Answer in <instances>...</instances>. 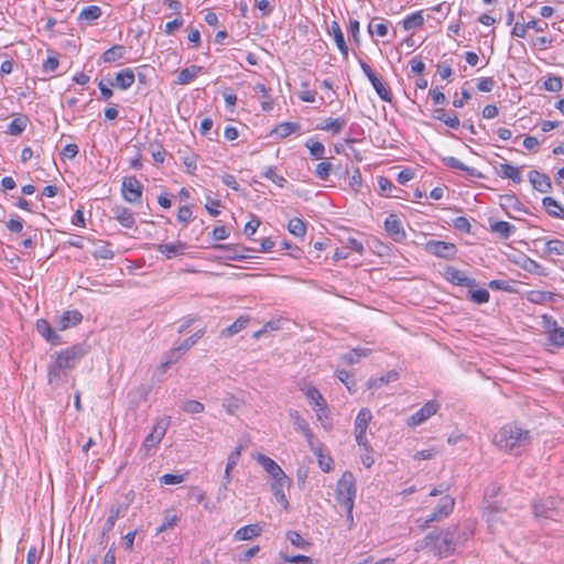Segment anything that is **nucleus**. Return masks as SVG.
Segmentation results:
<instances>
[{
    "label": "nucleus",
    "instance_id": "obj_24",
    "mask_svg": "<svg viewBox=\"0 0 564 564\" xmlns=\"http://www.w3.org/2000/svg\"><path fill=\"white\" fill-rule=\"evenodd\" d=\"M182 348H183V346H182V344H181L180 346H177V347H175V348H173V349H171V350H170V352H169V355H167V357H166V360H165V361H163V362L158 367V369H156V372H158L159 375H164V373L166 372L167 368H169L172 364L176 362L177 360H180V359L183 357V355L186 352V349H182Z\"/></svg>",
    "mask_w": 564,
    "mask_h": 564
},
{
    "label": "nucleus",
    "instance_id": "obj_5",
    "mask_svg": "<svg viewBox=\"0 0 564 564\" xmlns=\"http://www.w3.org/2000/svg\"><path fill=\"white\" fill-rule=\"evenodd\" d=\"M455 499L451 496L441 498L437 508L426 519H419L417 522L422 528L427 527L431 522L441 521L447 518L453 511Z\"/></svg>",
    "mask_w": 564,
    "mask_h": 564
},
{
    "label": "nucleus",
    "instance_id": "obj_29",
    "mask_svg": "<svg viewBox=\"0 0 564 564\" xmlns=\"http://www.w3.org/2000/svg\"><path fill=\"white\" fill-rule=\"evenodd\" d=\"M250 321L249 316H240L237 321H235L230 326L224 328L220 332L221 337H231L242 329H245Z\"/></svg>",
    "mask_w": 564,
    "mask_h": 564
},
{
    "label": "nucleus",
    "instance_id": "obj_21",
    "mask_svg": "<svg viewBox=\"0 0 564 564\" xmlns=\"http://www.w3.org/2000/svg\"><path fill=\"white\" fill-rule=\"evenodd\" d=\"M187 245L185 242L177 241L175 243H163L158 245L156 249L164 254L167 259L184 254Z\"/></svg>",
    "mask_w": 564,
    "mask_h": 564
},
{
    "label": "nucleus",
    "instance_id": "obj_36",
    "mask_svg": "<svg viewBox=\"0 0 564 564\" xmlns=\"http://www.w3.org/2000/svg\"><path fill=\"white\" fill-rule=\"evenodd\" d=\"M243 404V401L234 394H227L223 399V408L230 415H234Z\"/></svg>",
    "mask_w": 564,
    "mask_h": 564
},
{
    "label": "nucleus",
    "instance_id": "obj_54",
    "mask_svg": "<svg viewBox=\"0 0 564 564\" xmlns=\"http://www.w3.org/2000/svg\"><path fill=\"white\" fill-rule=\"evenodd\" d=\"M333 169V165L330 162H327V161H323L321 163L317 164L316 169H315V175L322 180V181H326L330 174V171Z\"/></svg>",
    "mask_w": 564,
    "mask_h": 564
},
{
    "label": "nucleus",
    "instance_id": "obj_40",
    "mask_svg": "<svg viewBox=\"0 0 564 564\" xmlns=\"http://www.w3.org/2000/svg\"><path fill=\"white\" fill-rule=\"evenodd\" d=\"M443 162H444V164L446 166L452 167V169H456V170L465 171V172H467L471 176H477L478 175L476 173L475 169L465 165L463 162H460L458 159H456L454 156L444 158Z\"/></svg>",
    "mask_w": 564,
    "mask_h": 564
},
{
    "label": "nucleus",
    "instance_id": "obj_13",
    "mask_svg": "<svg viewBox=\"0 0 564 564\" xmlns=\"http://www.w3.org/2000/svg\"><path fill=\"white\" fill-rule=\"evenodd\" d=\"M437 403L429 401L425 403L416 413L410 416L408 424L411 426H417L434 415L437 411Z\"/></svg>",
    "mask_w": 564,
    "mask_h": 564
},
{
    "label": "nucleus",
    "instance_id": "obj_25",
    "mask_svg": "<svg viewBox=\"0 0 564 564\" xmlns=\"http://www.w3.org/2000/svg\"><path fill=\"white\" fill-rule=\"evenodd\" d=\"M134 83V74L130 68H126L116 75L115 80H109L110 86H117L121 89L129 88Z\"/></svg>",
    "mask_w": 564,
    "mask_h": 564
},
{
    "label": "nucleus",
    "instance_id": "obj_15",
    "mask_svg": "<svg viewBox=\"0 0 564 564\" xmlns=\"http://www.w3.org/2000/svg\"><path fill=\"white\" fill-rule=\"evenodd\" d=\"M290 485H291V479L286 475L282 476L281 478L280 477L272 478L271 490H272L275 499L278 500V502H280L284 509H288L289 501L285 497L283 488L285 486L289 487Z\"/></svg>",
    "mask_w": 564,
    "mask_h": 564
},
{
    "label": "nucleus",
    "instance_id": "obj_20",
    "mask_svg": "<svg viewBox=\"0 0 564 564\" xmlns=\"http://www.w3.org/2000/svg\"><path fill=\"white\" fill-rule=\"evenodd\" d=\"M83 319V315L78 311H67L61 316L57 322V329L65 330L69 327L76 326Z\"/></svg>",
    "mask_w": 564,
    "mask_h": 564
},
{
    "label": "nucleus",
    "instance_id": "obj_27",
    "mask_svg": "<svg viewBox=\"0 0 564 564\" xmlns=\"http://www.w3.org/2000/svg\"><path fill=\"white\" fill-rule=\"evenodd\" d=\"M519 265L521 267V269H523L524 271H527L529 273H532L535 275H541V276L547 275L546 269L542 264H540L539 262H536L535 260H533L529 257H524L519 262Z\"/></svg>",
    "mask_w": 564,
    "mask_h": 564
},
{
    "label": "nucleus",
    "instance_id": "obj_38",
    "mask_svg": "<svg viewBox=\"0 0 564 564\" xmlns=\"http://www.w3.org/2000/svg\"><path fill=\"white\" fill-rule=\"evenodd\" d=\"M299 129H300V124L297 122H283V123L278 124L273 129V133H275L280 138H286L290 134L299 131Z\"/></svg>",
    "mask_w": 564,
    "mask_h": 564
},
{
    "label": "nucleus",
    "instance_id": "obj_1",
    "mask_svg": "<svg viewBox=\"0 0 564 564\" xmlns=\"http://www.w3.org/2000/svg\"><path fill=\"white\" fill-rule=\"evenodd\" d=\"M88 352L89 346L80 343L51 355V362L47 366V383L50 387L57 389L65 384L69 373Z\"/></svg>",
    "mask_w": 564,
    "mask_h": 564
},
{
    "label": "nucleus",
    "instance_id": "obj_37",
    "mask_svg": "<svg viewBox=\"0 0 564 564\" xmlns=\"http://www.w3.org/2000/svg\"><path fill=\"white\" fill-rule=\"evenodd\" d=\"M402 23L403 29L406 31L422 26L424 24V17L422 14V11H416L408 15Z\"/></svg>",
    "mask_w": 564,
    "mask_h": 564
},
{
    "label": "nucleus",
    "instance_id": "obj_22",
    "mask_svg": "<svg viewBox=\"0 0 564 564\" xmlns=\"http://www.w3.org/2000/svg\"><path fill=\"white\" fill-rule=\"evenodd\" d=\"M432 117L436 120L443 121L447 127L452 129H457L460 126L458 116L455 112L447 113L443 108L434 109Z\"/></svg>",
    "mask_w": 564,
    "mask_h": 564
},
{
    "label": "nucleus",
    "instance_id": "obj_30",
    "mask_svg": "<svg viewBox=\"0 0 564 564\" xmlns=\"http://www.w3.org/2000/svg\"><path fill=\"white\" fill-rule=\"evenodd\" d=\"M203 67L197 65H192L182 69L177 76V84L187 85L192 80L196 78V76L202 72Z\"/></svg>",
    "mask_w": 564,
    "mask_h": 564
},
{
    "label": "nucleus",
    "instance_id": "obj_3",
    "mask_svg": "<svg viewBox=\"0 0 564 564\" xmlns=\"http://www.w3.org/2000/svg\"><path fill=\"white\" fill-rule=\"evenodd\" d=\"M356 479L351 471L343 473L336 486V500L347 512V518L352 521V509L356 497Z\"/></svg>",
    "mask_w": 564,
    "mask_h": 564
},
{
    "label": "nucleus",
    "instance_id": "obj_59",
    "mask_svg": "<svg viewBox=\"0 0 564 564\" xmlns=\"http://www.w3.org/2000/svg\"><path fill=\"white\" fill-rule=\"evenodd\" d=\"M183 163L186 166V172L188 174H194L197 167V155L196 154H189L187 156L183 158Z\"/></svg>",
    "mask_w": 564,
    "mask_h": 564
},
{
    "label": "nucleus",
    "instance_id": "obj_26",
    "mask_svg": "<svg viewBox=\"0 0 564 564\" xmlns=\"http://www.w3.org/2000/svg\"><path fill=\"white\" fill-rule=\"evenodd\" d=\"M261 527L259 524H249L236 531L234 538L237 541H248L261 534Z\"/></svg>",
    "mask_w": 564,
    "mask_h": 564
},
{
    "label": "nucleus",
    "instance_id": "obj_64",
    "mask_svg": "<svg viewBox=\"0 0 564 564\" xmlns=\"http://www.w3.org/2000/svg\"><path fill=\"white\" fill-rule=\"evenodd\" d=\"M221 206V202L218 199H213L210 197L207 198V202L205 204L206 209L212 216L219 215L218 208Z\"/></svg>",
    "mask_w": 564,
    "mask_h": 564
},
{
    "label": "nucleus",
    "instance_id": "obj_4",
    "mask_svg": "<svg viewBox=\"0 0 564 564\" xmlns=\"http://www.w3.org/2000/svg\"><path fill=\"white\" fill-rule=\"evenodd\" d=\"M372 420V413L369 409L364 408L359 411L355 421V437L358 445L369 449V442L367 438V429Z\"/></svg>",
    "mask_w": 564,
    "mask_h": 564
},
{
    "label": "nucleus",
    "instance_id": "obj_55",
    "mask_svg": "<svg viewBox=\"0 0 564 564\" xmlns=\"http://www.w3.org/2000/svg\"><path fill=\"white\" fill-rule=\"evenodd\" d=\"M242 446H238L230 453L226 464L227 474L231 471V469L238 464L241 456Z\"/></svg>",
    "mask_w": 564,
    "mask_h": 564
},
{
    "label": "nucleus",
    "instance_id": "obj_7",
    "mask_svg": "<svg viewBox=\"0 0 564 564\" xmlns=\"http://www.w3.org/2000/svg\"><path fill=\"white\" fill-rule=\"evenodd\" d=\"M425 250L436 257L444 259H453L456 254V247L454 243L446 241L431 240L425 245Z\"/></svg>",
    "mask_w": 564,
    "mask_h": 564
},
{
    "label": "nucleus",
    "instance_id": "obj_23",
    "mask_svg": "<svg viewBox=\"0 0 564 564\" xmlns=\"http://www.w3.org/2000/svg\"><path fill=\"white\" fill-rule=\"evenodd\" d=\"M113 218L117 219L123 227L131 228L134 225L133 214L123 206H115L111 209Z\"/></svg>",
    "mask_w": 564,
    "mask_h": 564
},
{
    "label": "nucleus",
    "instance_id": "obj_28",
    "mask_svg": "<svg viewBox=\"0 0 564 564\" xmlns=\"http://www.w3.org/2000/svg\"><path fill=\"white\" fill-rule=\"evenodd\" d=\"M498 175L503 178H509L513 183L519 184L522 182L521 170L518 166H513L511 164H501L500 170L498 171Z\"/></svg>",
    "mask_w": 564,
    "mask_h": 564
},
{
    "label": "nucleus",
    "instance_id": "obj_57",
    "mask_svg": "<svg viewBox=\"0 0 564 564\" xmlns=\"http://www.w3.org/2000/svg\"><path fill=\"white\" fill-rule=\"evenodd\" d=\"M185 479L184 475H173V474H165L160 477V482L162 485H177L183 482Z\"/></svg>",
    "mask_w": 564,
    "mask_h": 564
},
{
    "label": "nucleus",
    "instance_id": "obj_56",
    "mask_svg": "<svg viewBox=\"0 0 564 564\" xmlns=\"http://www.w3.org/2000/svg\"><path fill=\"white\" fill-rule=\"evenodd\" d=\"M562 87H563L562 79H561V77H557V76L549 77L544 82V89H546L547 91L557 93L562 89Z\"/></svg>",
    "mask_w": 564,
    "mask_h": 564
},
{
    "label": "nucleus",
    "instance_id": "obj_44",
    "mask_svg": "<svg viewBox=\"0 0 564 564\" xmlns=\"http://www.w3.org/2000/svg\"><path fill=\"white\" fill-rule=\"evenodd\" d=\"M306 148L310 150L311 155L315 160H322L325 153V147L319 141L314 139H308L305 143Z\"/></svg>",
    "mask_w": 564,
    "mask_h": 564
},
{
    "label": "nucleus",
    "instance_id": "obj_9",
    "mask_svg": "<svg viewBox=\"0 0 564 564\" xmlns=\"http://www.w3.org/2000/svg\"><path fill=\"white\" fill-rule=\"evenodd\" d=\"M445 279L452 284L466 286L468 289H474L476 286V281L474 279L468 278L463 271L454 268L446 267L444 270Z\"/></svg>",
    "mask_w": 564,
    "mask_h": 564
},
{
    "label": "nucleus",
    "instance_id": "obj_17",
    "mask_svg": "<svg viewBox=\"0 0 564 564\" xmlns=\"http://www.w3.org/2000/svg\"><path fill=\"white\" fill-rule=\"evenodd\" d=\"M257 463L271 476V478L282 477L286 475L283 469L269 456L264 454L256 455Z\"/></svg>",
    "mask_w": 564,
    "mask_h": 564
},
{
    "label": "nucleus",
    "instance_id": "obj_42",
    "mask_svg": "<svg viewBox=\"0 0 564 564\" xmlns=\"http://www.w3.org/2000/svg\"><path fill=\"white\" fill-rule=\"evenodd\" d=\"M26 123H28L26 117L15 118L9 123L7 133H9L11 135H20L26 128Z\"/></svg>",
    "mask_w": 564,
    "mask_h": 564
},
{
    "label": "nucleus",
    "instance_id": "obj_53",
    "mask_svg": "<svg viewBox=\"0 0 564 564\" xmlns=\"http://www.w3.org/2000/svg\"><path fill=\"white\" fill-rule=\"evenodd\" d=\"M263 177L272 181L279 187H284V185L286 183V180L283 176L278 175L275 173V167H273V166H269L265 169V171L263 172Z\"/></svg>",
    "mask_w": 564,
    "mask_h": 564
},
{
    "label": "nucleus",
    "instance_id": "obj_50",
    "mask_svg": "<svg viewBox=\"0 0 564 564\" xmlns=\"http://www.w3.org/2000/svg\"><path fill=\"white\" fill-rule=\"evenodd\" d=\"M178 521V517L176 513L172 511H166L164 516V521L156 528V532H164L169 529H172Z\"/></svg>",
    "mask_w": 564,
    "mask_h": 564
},
{
    "label": "nucleus",
    "instance_id": "obj_16",
    "mask_svg": "<svg viewBox=\"0 0 564 564\" xmlns=\"http://www.w3.org/2000/svg\"><path fill=\"white\" fill-rule=\"evenodd\" d=\"M36 330L43 338H45L46 341L52 345H61L64 343L62 337L46 319H39L36 322Z\"/></svg>",
    "mask_w": 564,
    "mask_h": 564
},
{
    "label": "nucleus",
    "instance_id": "obj_49",
    "mask_svg": "<svg viewBox=\"0 0 564 564\" xmlns=\"http://www.w3.org/2000/svg\"><path fill=\"white\" fill-rule=\"evenodd\" d=\"M399 379V373L394 370L389 371L387 375L381 376L378 379L370 380L369 387L370 388H380L382 384L389 383L391 381H397Z\"/></svg>",
    "mask_w": 564,
    "mask_h": 564
},
{
    "label": "nucleus",
    "instance_id": "obj_58",
    "mask_svg": "<svg viewBox=\"0 0 564 564\" xmlns=\"http://www.w3.org/2000/svg\"><path fill=\"white\" fill-rule=\"evenodd\" d=\"M550 340L556 346H564V328L555 327L550 333Z\"/></svg>",
    "mask_w": 564,
    "mask_h": 564
},
{
    "label": "nucleus",
    "instance_id": "obj_48",
    "mask_svg": "<svg viewBox=\"0 0 564 564\" xmlns=\"http://www.w3.org/2000/svg\"><path fill=\"white\" fill-rule=\"evenodd\" d=\"M121 511V507H112L110 509V512H109V516L102 527V535H106L108 532H110L112 530V528L115 527V523L119 517V513Z\"/></svg>",
    "mask_w": 564,
    "mask_h": 564
},
{
    "label": "nucleus",
    "instance_id": "obj_2",
    "mask_svg": "<svg viewBox=\"0 0 564 564\" xmlns=\"http://www.w3.org/2000/svg\"><path fill=\"white\" fill-rule=\"evenodd\" d=\"M495 443L500 449L513 453L531 443L530 431L518 425H506L495 435Z\"/></svg>",
    "mask_w": 564,
    "mask_h": 564
},
{
    "label": "nucleus",
    "instance_id": "obj_43",
    "mask_svg": "<svg viewBox=\"0 0 564 564\" xmlns=\"http://www.w3.org/2000/svg\"><path fill=\"white\" fill-rule=\"evenodd\" d=\"M371 350L369 348H354L348 354L343 356V359L347 364L358 362L361 358L367 357Z\"/></svg>",
    "mask_w": 564,
    "mask_h": 564
},
{
    "label": "nucleus",
    "instance_id": "obj_11",
    "mask_svg": "<svg viewBox=\"0 0 564 564\" xmlns=\"http://www.w3.org/2000/svg\"><path fill=\"white\" fill-rule=\"evenodd\" d=\"M558 501L555 498H547L533 503V513L535 518L552 519Z\"/></svg>",
    "mask_w": 564,
    "mask_h": 564
},
{
    "label": "nucleus",
    "instance_id": "obj_60",
    "mask_svg": "<svg viewBox=\"0 0 564 564\" xmlns=\"http://www.w3.org/2000/svg\"><path fill=\"white\" fill-rule=\"evenodd\" d=\"M204 334H205L204 329L197 330L194 335H192L189 338L185 339L182 343V346H183L182 349H186V351L189 350L191 347H193L197 343V340L204 336Z\"/></svg>",
    "mask_w": 564,
    "mask_h": 564
},
{
    "label": "nucleus",
    "instance_id": "obj_61",
    "mask_svg": "<svg viewBox=\"0 0 564 564\" xmlns=\"http://www.w3.org/2000/svg\"><path fill=\"white\" fill-rule=\"evenodd\" d=\"M495 84H496V82L492 77H485L479 80L477 88L480 91L489 93L494 89Z\"/></svg>",
    "mask_w": 564,
    "mask_h": 564
},
{
    "label": "nucleus",
    "instance_id": "obj_47",
    "mask_svg": "<svg viewBox=\"0 0 564 564\" xmlns=\"http://www.w3.org/2000/svg\"><path fill=\"white\" fill-rule=\"evenodd\" d=\"M182 411L189 413V414H199L203 413L205 410V406L202 402L196 400H186L181 405Z\"/></svg>",
    "mask_w": 564,
    "mask_h": 564
},
{
    "label": "nucleus",
    "instance_id": "obj_31",
    "mask_svg": "<svg viewBox=\"0 0 564 564\" xmlns=\"http://www.w3.org/2000/svg\"><path fill=\"white\" fill-rule=\"evenodd\" d=\"M101 9L98 6H89L84 8L79 15L78 21L84 23H91L101 17Z\"/></svg>",
    "mask_w": 564,
    "mask_h": 564
},
{
    "label": "nucleus",
    "instance_id": "obj_10",
    "mask_svg": "<svg viewBox=\"0 0 564 564\" xmlns=\"http://www.w3.org/2000/svg\"><path fill=\"white\" fill-rule=\"evenodd\" d=\"M384 228L389 236L395 241L401 242L405 239L406 234L403 229L402 223L397 215H389L384 221Z\"/></svg>",
    "mask_w": 564,
    "mask_h": 564
},
{
    "label": "nucleus",
    "instance_id": "obj_19",
    "mask_svg": "<svg viewBox=\"0 0 564 564\" xmlns=\"http://www.w3.org/2000/svg\"><path fill=\"white\" fill-rule=\"evenodd\" d=\"M529 181L531 182L534 189L540 193H547L552 188L551 178L539 171H531L529 173Z\"/></svg>",
    "mask_w": 564,
    "mask_h": 564
},
{
    "label": "nucleus",
    "instance_id": "obj_35",
    "mask_svg": "<svg viewBox=\"0 0 564 564\" xmlns=\"http://www.w3.org/2000/svg\"><path fill=\"white\" fill-rule=\"evenodd\" d=\"M542 204L551 216L564 218V208L553 197H544Z\"/></svg>",
    "mask_w": 564,
    "mask_h": 564
},
{
    "label": "nucleus",
    "instance_id": "obj_45",
    "mask_svg": "<svg viewBox=\"0 0 564 564\" xmlns=\"http://www.w3.org/2000/svg\"><path fill=\"white\" fill-rule=\"evenodd\" d=\"M368 31L371 35L377 34L378 36L383 37L388 34V24L380 19H373L369 23Z\"/></svg>",
    "mask_w": 564,
    "mask_h": 564
},
{
    "label": "nucleus",
    "instance_id": "obj_63",
    "mask_svg": "<svg viewBox=\"0 0 564 564\" xmlns=\"http://www.w3.org/2000/svg\"><path fill=\"white\" fill-rule=\"evenodd\" d=\"M551 297H552V293H550V292L533 291V292H530V294H529V300L534 303H541V302L550 300Z\"/></svg>",
    "mask_w": 564,
    "mask_h": 564
},
{
    "label": "nucleus",
    "instance_id": "obj_6",
    "mask_svg": "<svg viewBox=\"0 0 564 564\" xmlns=\"http://www.w3.org/2000/svg\"><path fill=\"white\" fill-rule=\"evenodd\" d=\"M170 423V417H162L155 422L151 432L143 440V447H145L147 451H149L152 447H155L162 441V438L166 434Z\"/></svg>",
    "mask_w": 564,
    "mask_h": 564
},
{
    "label": "nucleus",
    "instance_id": "obj_41",
    "mask_svg": "<svg viewBox=\"0 0 564 564\" xmlns=\"http://www.w3.org/2000/svg\"><path fill=\"white\" fill-rule=\"evenodd\" d=\"M289 231L295 237H304L306 234V226L301 218H292L288 224Z\"/></svg>",
    "mask_w": 564,
    "mask_h": 564
},
{
    "label": "nucleus",
    "instance_id": "obj_12",
    "mask_svg": "<svg viewBox=\"0 0 564 564\" xmlns=\"http://www.w3.org/2000/svg\"><path fill=\"white\" fill-rule=\"evenodd\" d=\"M289 417L292 421L294 429L301 432L307 440L308 444L313 447L314 434L306 420L296 410H289Z\"/></svg>",
    "mask_w": 564,
    "mask_h": 564
},
{
    "label": "nucleus",
    "instance_id": "obj_52",
    "mask_svg": "<svg viewBox=\"0 0 564 564\" xmlns=\"http://www.w3.org/2000/svg\"><path fill=\"white\" fill-rule=\"evenodd\" d=\"M469 297L473 302H475L477 304H484L489 301L490 295L486 289H480V290L469 289Z\"/></svg>",
    "mask_w": 564,
    "mask_h": 564
},
{
    "label": "nucleus",
    "instance_id": "obj_51",
    "mask_svg": "<svg viewBox=\"0 0 564 564\" xmlns=\"http://www.w3.org/2000/svg\"><path fill=\"white\" fill-rule=\"evenodd\" d=\"M123 52H124V47L121 46V45H115L110 48H108L105 53H104V61L105 62H115L119 58L122 57L123 55Z\"/></svg>",
    "mask_w": 564,
    "mask_h": 564
},
{
    "label": "nucleus",
    "instance_id": "obj_14",
    "mask_svg": "<svg viewBox=\"0 0 564 564\" xmlns=\"http://www.w3.org/2000/svg\"><path fill=\"white\" fill-rule=\"evenodd\" d=\"M434 539L433 534H429L426 540ZM435 546L441 554L448 555L455 550L454 546V534L451 531H446L435 536Z\"/></svg>",
    "mask_w": 564,
    "mask_h": 564
},
{
    "label": "nucleus",
    "instance_id": "obj_32",
    "mask_svg": "<svg viewBox=\"0 0 564 564\" xmlns=\"http://www.w3.org/2000/svg\"><path fill=\"white\" fill-rule=\"evenodd\" d=\"M347 124V120L345 118H335L327 119L325 122L317 127L319 130L332 131L333 134H338Z\"/></svg>",
    "mask_w": 564,
    "mask_h": 564
},
{
    "label": "nucleus",
    "instance_id": "obj_33",
    "mask_svg": "<svg viewBox=\"0 0 564 564\" xmlns=\"http://www.w3.org/2000/svg\"><path fill=\"white\" fill-rule=\"evenodd\" d=\"M370 83L382 100L388 101V102L392 101V93H391L390 88L378 76L375 78H371Z\"/></svg>",
    "mask_w": 564,
    "mask_h": 564
},
{
    "label": "nucleus",
    "instance_id": "obj_34",
    "mask_svg": "<svg viewBox=\"0 0 564 564\" xmlns=\"http://www.w3.org/2000/svg\"><path fill=\"white\" fill-rule=\"evenodd\" d=\"M332 31L334 35L335 43L338 47V50L341 52V54L347 57L348 56V46L345 42L344 33L339 26V24L334 21L332 23Z\"/></svg>",
    "mask_w": 564,
    "mask_h": 564
},
{
    "label": "nucleus",
    "instance_id": "obj_39",
    "mask_svg": "<svg viewBox=\"0 0 564 564\" xmlns=\"http://www.w3.org/2000/svg\"><path fill=\"white\" fill-rule=\"evenodd\" d=\"M491 231L500 235L502 238L507 239L514 231V226L508 221H496L491 224Z\"/></svg>",
    "mask_w": 564,
    "mask_h": 564
},
{
    "label": "nucleus",
    "instance_id": "obj_8",
    "mask_svg": "<svg viewBox=\"0 0 564 564\" xmlns=\"http://www.w3.org/2000/svg\"><path fill=\"white\" fill-rule=\"evenodd\" d=\"M121 193L129 203H135L141 198V183L135 176H126L122 180Z\"/></svg>",
    "mask_w": 564,
    "mask_h": 564
},
{
    "label": "nucleus",
    "instance_id": "obj_46",
    "mask_svg": "<svg viewBox=\"0 0 564 564\" xmlns=\"http://www.w3.org/2000/svg\"><path fill=\"white\" fill-rule=\"evenodd\" d=\"M544 252L549 256H564V241L558 239L547 240L545 243Z\"/></svg>",
    "mask_w": 564,
    "mask_h": 564
},
{
    "label": "nucleus",
    "instance_id": "obj_18",
    "mask_svg": "<svg viewBox=\"0 0 564 564\" xmlns=\"http://www.w3.org/2000/svg\"><path fill=\"white\" fill-rule=\"evenodd\" d=\"M302 391L312 404L314 411H326V401L315 387L308 384L302 388Z\"/></svg>",
    "mask_w": 564,
    "mask_h": 564
},
{
    "label": "nucleus",
    "instance_id": "obj_62",
    "mask_svg": "<svg viewBox=\"0 0 564 564\" xmlns=\"http://www.w3.org/2000/svg\"><path fill=\"white\" fill-rule=\"evenodd\" d=\"M260 224V219L257 216H252V218L245 226V234L247 236H252L259 228Z\"/></svg>",
    "mask_w": 564,
    "mask_h": 564
}]
</instances>
